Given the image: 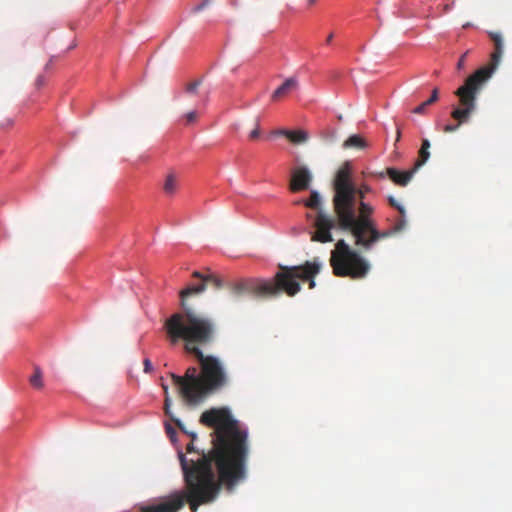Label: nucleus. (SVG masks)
<instances>
[{"label":"nucleus","mask_w":512,"mask_h":512,"mask_svg":"<svg viewBox=\"0 0 512 512\" xmlns=\"http://www.w3.org/2000/svg\"><path fill=\"white\" fill-rule=\"evenodd\" d=\"M208 281L215 282L217 286L222 285V280L212 272L207 276L194 272V280L180 293L183 315L174 313L167 317L164 323L171 342L177 344L183 341L186 354L199 362V370L191 366L187 368L184 376L175 372L168 373L181 396L191 406L199 405L224 385V365L218 357L204 355L198 346L212 341L214 325L209 319L198 316L185 303L187 297L202 293Z\"/></svg>","instance_id":"obj_1"},{"label":"nucleus","mask_w":512,"mask_h":512,"mask_svg":"<svg viewBox=\"0 0 512 512\" xmlns=\"http://www.w3.org/2000/svg\"><path fill=\"white\" fill-rule=\"evenodd\" d=\"M248 456V431L226 408V493L245 481Z\"/></svg>","instance_id":"obj_2"},{"label":"nucleus","mask_w":512,"mask_h":512,"mask_svg":"<svg viewBox=\"0 0 512 512\" xmlns=\"http://www.w3.org/2000/svg\"><path fill=\"white\" fill-rule=\"evenodd\" d=\"M199 422L212 430L210 433L212 447L203 452L202 463L204 474L209 475V467L215 466L218 472L224 476V406L211 407L203 411Z\"/></svg>","instance_id":"obj_3"},{"label":"nucleus","mask_w":512,"mask_h":512,"mask_svg":"<svg viewBox=\"0 0 512 512\" xmlns=\"http://www.w3.org/2000/svg\"><path fill=\"white\" fill-rule=\"evenodd\" d=\"M333 207L338 225L349 224L356 213V187L352 182V166L345 162L337 171L334 181Z\"/></svg>","instance_id":"obj_4"},{"label":"nucleus","mask_w":512,"mask_h":512,"mask_svg":"<svg viewBox=\"0 0 512 512\" xmlns=\"http://www.w3.org/2000/svg\"><path fill=\"white\" fill-rule=\"evenodd\" d=\"M374 208L369 203H361L359 215L355 213L349 224L338 225L341 229L351 232L355 238V244L369 250L377 241L394 235L392 229L379 231L372 219Z\"/></svg>","instance_id":"obj_5"},{"label":"nucleus","mask_w":512,"mask_h":512,"mask_svg":"<svg viewBox=\"0 0 512 512\" xmlns=\"http://www.w3.org/2000/svg\"><path fill=\"white\" fill-rule=\"evenodd\" d=\"M320 269L321 263L316 258L313 261H306L303 265H279V272L274 276L277 295L283 291L288 296H295L301 290L298 280L308 281L309 288H315L314 278L320 272Z\"/></svg>","instance_id":"obj_6"},{"label":"nucleus","mask_w":512,"mask_h":512,"mask_svg":"<svg viewBox=\"0 0 512 512\" xmlns=\"http://www.w3.org/2000/svg\"><path fill=\"white\" fill-rule=\"evenodd\" d=\"M330 264L336 276L352 279L364 278L370 270L369 263L343 239L336 243L335 249L331 252Z\"/></svg>","instance_id":"obj_7"},{"label":"nucleus","mask_w":512,"mask_h":512,"mask_svg":"<svg viewBox=\"0 0 512 512\" xmlns=\"http://www.w3.org/2000/svg\"><path fill=\"white\" fill-rule=\"evenodd\" d=\"M479 92L480 89L473 85L468 86V82L466 81L464 85L456 90L455 94L459 98L461 107L453 109L451 117L457 121V124L445 125L443 127L445 133L455 132L461 124L468 122L471 114L476 109V99Z\"/></svg>","instance_id":"obj_8"},{"label":"nucleus","mask_w":512,"mask_h":512,"mask_svg":"<svg viewBox=\"0 0 512 512\" xmlns=\"http://www.w3.org/2000/svg\"><path fill=\"white\" fill-rule=\"evenodd\" d=\"M230 295L238 300L246 295L257 298H265L277 295L275 281H267L258 278L239 279L228 285Z\"/></svg>","instance_id":"obj_9"},{"label":"nucleus","mask_w":512,"mask_h":512,"mask_svg":"<svg viewBox=\"0 0 512 512\" xmlns=\"http://www.w3.org/2000/svg\"><path fill=\"white\" fill-rule=\"evenodd\" d=\"M488 35L494 44V51L491 53L490 62L488 65L476 70L466 79L468 86L473 85L480 90L497 69L501 61L504 49L503 37L499 32L490 31L488 32Z\"/></svg>","instance_id":"obj_10"},{"label":"nucleus","mask_w":512,"mask_h":512,"mask_svg":"<svg viewBox=\"0 0 512 512\" xmlns=\"http://www.w3.org/2000/svg\"><path fill=\"white\" fill-rule=\"evenodd\" d=\"M165 432L177 452V458L180 463V468L183 475V480L193 483L194 479V467L189 466V460L186 457V454L183 452L181 445L179 444L177 432L175 428L169 423H165Z\"/></svg>","instance_id":"obj_11"},{"label":"nucleus","mask_w":512,"mask_h":512,"mask_svg":"<svg viewBox=\"0 0 512 512\" xmlns=\"http://www.w3.org/2000/svg\"><path fill=\"white\" fill-rule=\"evenodd\" d=\"M314 227L315 231L311 235L312 241L320 243L333 241L331 230L335 227V221L331 217L322 211L318 212L314 222Z\"/></svg>","instance_id":"obj_12"},{"label":"nucleus","mask_w":512,"mask_h":512,"mask_svg":"<svg viewBox=\"0 0 512 512\" xmlns=\"http://www.w3.org/2000/svg\"><path fill=\"white\" fill-rule=\"evenodd\" d=\"M312 175L305 166L296 167L292 171L289 189L292 192H299L309 188Z\"/></svg>","instance_id":"obj_13"},{"label":"nucleus","mask_w":512,"mask_h":512,"mask_svg":"<svg viewBox=\"0 0 512 512\" xmlns=\"http://www.w3.org/2000/svg\"><path fill=\"white\" fill-rule=\"evenodd\" d=\"M299 86L296 78L290 77L286 79L281 86H279L271 95V100L274 102L281 101L286 98L291 92L295 91Z\"/></svg>","instance_id":"obj_14"},{"label":"nucleus","mask_w":512,"mask_h":512,"mask_svg":"<svg viewBox=\"0 0 512 512\" xmlns=\"http://www.w3.org/2000/svg\"><path fill=\"white\" fill-rule=\"evenodd\" d=\"M415 171L413 169L409 171H399L395 168H388L387 175L397 185L406 186L412 179Z\"/></svg>","instance_id":"obj_15"},{"label":"nucleus","mask_w":512,"mask_h":512,"mask_svg":"<svg viewBox=\"0 0 512 512\" xmlns=\"http://www.w3.org/2000/svg\"><path fill=\"white\" fill-rule=\"evenodd\" d=\"M272 135H281L287 137L292 143L300 144L304 143L308 139V134L303 130L289 131L285 129H279L271 132Z\"/></svg>","instance_id":"obj_16"},{"label":"nucleus","mask_w":512,"mask_h":512,"mask_svg":"<svg viewBox=\"0 0 512 512\" xmlns=\"http://www.w3.org/2000/svg\"><path fill=\"white\" fill-rule=\"evenodd\" d=\"M186 451L188 453H198L200 455L199 457V460L198 462H195V461H189V466L190 467H195L196 469V477L200 475V466H201V463H202V455H203V452L206 453L204 450H200L199 448H197L193 442L189 443L186 445Z\"/></svg>","instance_id":"obj_17"},{"label":"nucleus","mask_w":512,"mask_h":512,"mask_svg":"<svg viewBox=\"0 0 512 512\" xmlns=\"http://www.w3.org/2000/svg\"><path fill=\"white\" fill-rule=\"evenodd\" d=\"M367 146L366 141L359 135H351L348 137L344 143V148H356V149H364Z\"/></svg>","instance_id":"obj_18"},{"label":"nucleus","mask_w":512,"mask_h":512,"mask_svg":"<svg viewBox=\"0 0 512 512\" xmlns=\"http://www.w3.org/2000/svg\"><path fill=\"white\" fill-rule=\"evenodd\" d=\"M29 381L31 385L36 389H40L43 387V374L39 366L34 367V373L31 375Z\"/></svg>","instance_id":"obj_19"},{"label":"nucleus","mask_w":512,"mask_h":512,"mask_svg":"<svg viewBox=\"0 0 512 512\" xmlns=\"http://www.w3.org/2000/svg\"><path fill=\"white\" fill-rule=\"evenodd\" d=\"M430 152L427 149H419L418 159L414 163L413 170L416 172L419 168H421L429 159Z\"/></svg>","instance_id":"obj_20"},{"label":"nucleus","mask_w":512,"mask_h":512,"mask_svg":"<svg viewBox=\"0 0 512 512\" xmlns=\"http://www.w3.org/2000/svg\"><path fill=\"white\" fill-rule=\"evenodd\" d=\"M320 195L317 191H311L310 197L304 202L305 206L311 209H316L320 205Z\"/></svg>","instance_id":"obj_21"},{"label":"nucleus","mask_w":512,"mask_h":512,"mask_svg":"<svg viewBox=\"0 0 512 512\" xmlns=\"http://www.w3.org/2000/svg\"><path fill=\"white\" fill-rule=\"evenodd\" d=\"M172 421L178 426V428L187 436H189L192 441H196L198 439V434L194 431H189L186 429L184 423L180 418H172Z\"/></svg>","instance_id":"obj_22"},{"label":"nucleus","mask_w":512,"mask_h":512,"mask_svg":"<svg viewBox=\"0 0 512 512\" xmlns=\"http://www.w3.org/2000/svg\"><path fill=\"white\" fill-rule=\"evenodd\" d=\"M164 190L167 194H173L176 190V180L174 175L169 174L164 183Z\"/></svg>","instance_id":"obj_23"},{"label":"nucleus","mask_w":512,"mask_h":512,"mask_svg":"<svg viewBox=\"0 0 512 512\" xmlns=\"http://www.w3.org/2000/svg\"><path fill=\"white\" fill-rule=\"evenodd\" d=\"M370 192H371V187L366 184L362 185L358 189L356 188V199L358 198V200H359L358 210L360 209L361 203H365L364 198H365L366 194L370 193Z\"/></svg>","instance_id":"obj_24"},{"label":"nucleus","mask_w":512,"mask_h":512,"mask_svg":"<svg viewBox=\"0 0 512 512\" xmlns=\"http://www.w3.org/2000/svg\"><path fill=\"white\" fill-rule=\"evenodd\" d=\"M201 82H202L201 79H198V80H195V81L187 84L185 87V92L187 94H195L198 87L200 86Z\"/></svg>","instance_id":"obj_25"},{"label":"nucleus","mask_w":512,"mask_h":512,"mask_svg":"<svg viewBox=\"0 0 512 512\" xmlns=\"http://www.w3.org/2000/svg\"><path fill=\"white\" fill-rule=\"evenodd\" d=\"M183 119L185 121V124L189 125L196 121L197 119V111L191 110L183 115Z\"/></svg>","instance_id":"obj_26"},{"label":"nucleus","mask_w":512,"mask_h":512,"mask_svg":"<svg viewBox=\"0 0 512 512\" xmlns=\"http://www.w3.org/2000/svg\"><path fill=\"white\" fill-rule=\"evenodd\" d=\"M406 226L405 216H401V218L391 227L394 234L402 231Z\"/></svg>","instance_id":"obj_27"},{"label":"nucleus","mask_w":512,"mask_h":512,"mask_svg":"<svg viewBox=\"0 0 512 512\" xmlns=\"http://www.w3.org/2000/svg\"><path fill=\"white\" fill-rule=\"evenodd\" d=\"M388 201L392 207H394L398 210V212L400 213L401 216H405V213H406L405 208L402 205L398 204L392 196H390L388 198Z\"/></svg>","instance_id":"obj_28"},{"label":"nucleus","mask_w":512,"mask_h":512,"mask_svg":"<svg viewBox=\"0 0 512 512\" xmlns=\"http://www.w3.org/2000/svg\"><path fill=\"white\" fill-rule=\"evenodd\" d=\"M211 0H202L200 3H198L193 9V13H199L203 11L209 4Z\"/></svg>","instance_id":"obj_29"},{"label":"nucleus","mask_w":512,"mask_h":512,"mask_svg":"<svg viewBox=\"0 0 512 512\" xmlns=\"http://www.w3.org/2000/svg\"><path fill=\"white\" fill-rule=\"evenodd\" d=\"M171 404H172V400H171L169 394H165V412L172 419L175 417L172 415L171 410H170Z\"/></svg>","instance_id":"obj_30"},{"label":"nucleus","mask_w":512,"mask_h":512,"mask_svg":"<svg viewBox=\"0 0 512 512\" xmlns=\"http://www.w3.org/2000/svg\"><path fill=\"white\" fill-rule=\"evenodd\" d=\"M143 371L144 373H151L153 370H154V366H153V363L151 362V360L149 358H145L144 361H143Z\"/></svg>","instance_id":"obj_31"},{"label":"nucleus","mask_w":512,"mask_h":512,"mask_svg":"<svg viewBox=\"0 0 512 512\" xmlns=\"http://www.w3.org/2000/svg\"><path fill=\"white\" fill-rule=\"evenodd\" d=\"M430 106L429 104H426V101L421 103L419 106L413 109V113L415 114H425L427 107Z\"/></svg>","instance_id":"obj_32"},{"label":"nucleus","mask_w":512,"mask_h":512,"mask_svg":"<svg viewBox=\"0 0 512 512\" xmlns=\"http://www.w3.org/2000/svg\"><path fill=\"white\" fill-rule=\"evenodd\" d=\"M260 136V125L256 122L255 128L250 132L249 138L251 140H256Z\"/></svg>","instance_id":"obj_33"},{"label":"nucleus","mask_w":512,"mask_h":512,"mask_svg":"<svg viewBox=\"0 0 512 512\" xmlns=\"http://www.w3.org/2000/svg\"><path fill=\"white\" fill-rule=\"evenodd\" d=\"M438 100V89L435 88L433 91H432V94L431 96L429 97L428 100H426V104H429V105H432L433 103H435L436 101Z\"/></svg>","instance_id":"obj_34"},{"label":"nucleus","mask_w":512,"mask_h":512,"mask_svg":"<svg viewBox=\"0 0 512 512\" xmlns=\"http://www.w3.org/2000/svg\"><path fill=\"white\" fill-rule=\"evenodd\" d=\"M45 83V78L43 75H38L37 78H36V81H35V84L38 88H40L41 86H43Z\"/></svg>","instance_id":"obj_35"},{"label":"nucleus","mask_w":512,"mask_h":512,"mask_svg":"<svg viewBox=\"0 0 512 512\" xmlns=\"http://www.w3.org/2000/svg\"><path fill=\"white\" fill-rule=\"evenodd\" d=\"M160 385H161V387H162V389H163V391H164V394H169V392H168L169 386H168V384L165 382V380H164V378H163V377H161V379H160Z\"/></svg>","instance_id":"obj_36"},{"label":"nucleus","mask_w":512,"mask_h":512,"mask_svg":"<svg viewBox=\"0 0 512 512\" xmlns=\"http://www.w3.org/2000/svg\"><path fill=\"white\" fill-rule=\"evenodd\" d=\"M430 146H431L430 141L427 138L422 139L420 148L429 150Z\"/></svg>","instance_id":"obj_37"},{"label":"nucleus","mask_w":512,"mask_h":512,"mask_svg":"<svg viewBox=\"0 0 512 512\" xmlns=\"http://www.w3.org/2000/svg\"><path fill=\"white\" fill-rule=\"evenodd\" d=\"M465 56H466V54H464V55L459 59V61H458L457 66H458V68H459V69H460V68H462V67H463V65H464V59H465Z\"/></svg>","instance_id":"obj_38"},{"label":"nucleus","mask_w":512,"mask_h":512,"mask_svg":"<svg viewBox=\"0 0 512 512\" xmlns=\"http://www.w3.org/2000/svg\"><path fill=\"white\" fill-rule=\"evenodd\" d=\"M401 139V129L399 127H397V130H396V142L400 141Z\"/></svg>","instance_id":"obj_39"},{"label":"nucleus","mask_w":512,"mask_h":512,"mask_svg":"<svg viewBox=\"0 0 512 512\" xmlns=\"http://www.w3.org/2000/svg\"><path fill=\"white\" fill-rule=\"evenodd\" d=\"M332 39H333V34L331 33V34H329V35H328V37H327V39H326V43H327V44H330V43H331V41H332Z\"/></svg>","instance_id":"obj_40"},{"label":"nucleus","mask_w":512,"mask_h":512,"mask_svg":"<svg viewBox=\"0 0 512 512\" xmlns=\"http://www.w3.org/2000/svg\"><path fill=\"white\" fill-rule=\"evenodd\" d=\"M12 124H13V119L9 118V119H7V121H6L5 126H10V125H12Z\"/></svg>","instance_id":"obj_41"},{"label":"nucleus","mask_w":512,"mask_h":512,"mask_svg":"<svg viewBox=\"0 0 512 512\" xmlns=\"http://www.w3.org/2000/svg\"><path fill=\"white\" fill-rule=\"evenodd\" d=\"M452 6H453V3L452 4H447V5H445L444 10L447 12V11H449L451 9Z\"/></svg>","instance_id":"obj_42"},{"label":"nucleus","mask_w":512,"mask_h":512,"mask_svg":"<svg viewBox=\"0 0 512 512\" xmlns=\"http://www.w3.org/2000/svg\"><path fill=\"white\" fill-rule=\"evenodd\" d=\"M307 1H308L309 5H313L316 2V0H307Z\"/></svg>","instance_id":"obj_43"},{"label":"nucleus","mask_w":512,"mask_h":512,"mask_svg":"<svg viewBox=\"0 0 512 512\" xmlns=\"http://www.w3.org/2000/svg\"><path fill=\"white\" fill-rule=\"evenodd\" d=\"M75 46H76V44H72V45H70V46L68 47V50L73 49Z\"/></svg>","instance_id":"obj_44"}]
</instances>
